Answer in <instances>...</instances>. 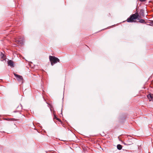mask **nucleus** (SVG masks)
<instances>
[{
  "label": "nucleus",
  "mask_w": 153,
  "mask_h": 153,
  "mask_svg": "<svg viewBox=\"0 0 153 153\" xmlns=\"http://www.w3.org/2000/svg\"><path fill=\"white\" fill-rule=\"evenodd\" d=\"M15 41L18 44L22 45L24 42V40L23 38H20L19 40H16Z\"/></svg>",
  "instance_id": "20e7f679"
},
{
  "label": "nucleus",
  "mask_w": 153,
  "mask_h": 153,
  "mask_svg": "<svg viewBox=\"0 0 153 153\" xmlns=\"http://www.w3.org/2000/svg\"><path fill=\"white\" fill-rule=\"evenodd\" d=\"M117 148L118 150H120L122 149V146L120 144H118L117 146Z\"/></svg>",
  "instance_id": "9b49d317"
},
{
  "label": "nucleus",
  "mask_w": 153,
  "mask_h": 153,
  "mask_svg": "<svg viewBox=\"0 0 153 153\" xmlns=\"http://www.w3.org/2000/svg\"><path fill=\"white\" fill-rule=\"evenodd\" d=\"M141 2H144L146 0H140Z\"/></svg>",
  "instance_id": "dca6fc26"
},
{
  "label": "nucleus",
  "mask_w": 153,
  "mask_h": 153,
  "mask_svg": "<svg viewBox=\"0 0 153 153\" xmlns=\"http://www.w3.org/2000/svg\"><path fill=\"white\" fill-rule=\"evenodd\" d=\"M144 10L143 9H141L140 10V15L142 16H144Z\"/></svg>",
  "instance_id": "6e6552de"
},
{
  "label": "nucleus",
  "mask_w": 153,
  "mask_h": 153,
  "mask_svg": "<svg viewBox=\"0 0 153 153\" xmlns=\"http://www.w3.org/2000/svg\"><path fill=\"white\" fill-rule=\"evenodd\" d=\"M139 16L138 13L132 14L127 19V21L128 22H135L136 21H134V20L137 19Z\"/></svg>",
  "instance_id": "f257e3e1"
},
{
  "label": "nucleus",
  "mask_w": 153,
  "mask_h": 153,
  "mask_svg": "<svg viewBox=\"0 0 153 153\" xmlns=\"http://www.w3.org/2000/svg\"><path fill=\"white\" fill-rule=\"evenodd\" d=\"M49 59L52 65H53L58 62H59V59L54 56H49Z\"/></svg>",
  "instance_id": "f03ea898"
},
{
  "label": "nucleus",
  "mask_w": 153,
  "mask_h": 153,
  "mask_svg": "<svg viewBox=\"0 0 153 153\" xmlns=\"http://www.w3.org/2000/svg\"><path fill=\"white\" fill-rule=\"evenodd\" d=\"M150 24L152 25H153V21H152L151 22H150Z\"/></svg>",
  "instance_id": "2eb2a0df"
},
{
  "label": "nucleus",
  "mask_w": 153,
  "mask_h": 153,
  "mask_svg": "<svg viewBox=\"0 0 153 153\" xmlns=\"http://www.w3.org/2000/svg\"><path fill=\"white\" fill-rule=\"evenodd\" d=\"M1 61H3V60L5 59V57L4 56V55L3 53H1Z\"/></svg>",
  "instance_id": "9d476101"
},
{
  "label": "nucleus",
  "mask_w": 153,
  "mask_h": 153,
  "mask_svg": "<svg viewBox=\"0 0 153 153\" xmlns=\"http://www.w3.org/2000/svg\"><path fill=\"white\" fill-rule=\"evenodd\" d=\"M54 118H55L57 120H59L58 119L57 117H56V115H54Z\"/></svg>",
  "instance_id": "4468645a"
},
{
  "label": "nucleus",
  "mask_w": 153,
  "mask_h": 153,
  "mask_svg": "<svg viewBox=\"0 0 153 153\" xmlns=\"http://www.w3.org/2000/svg\"><path fill=\"white\" fill-rule=\"evenodd\" d=\"M148 98L149 100V101H153V94H149L147 95Z\"/></svg>",
  "instance_id": "0eeeda50"
},
{
  "label": "nucleus",
  "mask_w": 153,
  "mask_h": 153,
  "mask_svg": "<svg viewBox=\"0 0 153 153\" xmlns=\"http://www.w3.org/2000/svg\"><path fill=\"white\" fill-rule=\"evenodd\" d=\"M133 143L132 142H131L130 143H128L127 145H130L132 144Z\"/></svg>",
  "instance_id": "ddd939ff"
},
{
  "label": "nucleus",
  "mask_w": 153,
  "mask_h": 153,
  "mask_svg": "<svg viewBox=\"0 0 153 153\" xmlns=\"http://www.w3.org/2000/svg\"><path fill=\"white\" fill-rule=\"evenodd\" d=\"M7 64L8 66H10L11 67H14V62L11 60H9L8 61Z\"/></svg>",
  "instance_id": "39448f33"
},
{
  "label": "nucleus",
  "mask_w": 153,
  "mask_h": 153,
  "mask_svg": "<svg viewBox=\"0 0 153 153\" xmlns=\"http://www.w3.org/2000/svg\"><path fill=\"white\" fill-rule=\"evenodd\" d=\"M148 98L149 100V101H153V94H149L147 95Z\"/></svg>",
  "instance_id": "423d86ee"
},
{
  "label": "nucleus",
  "mask_w": 153,
  "mask_h": 153,
  "mask_svg": "<svg viewBox=\"0 0 153 153\" xmlns=\"http://www.w3.org/2000/svg\"><path fill=\"white\" fill-rule=\"evenodd\" d=\"M9 120H11V121H14V120H15V121H17L18 120V119H14V118H12V119H9Z\"/></svg>",
  "instance_id": "f8f14e48"
},
{
  "label": "nucleus",
  "mask_w": 153,
  "mask_h": 153,
  "mask_svg": "<svg viewBox=\"0 0 153 153\" xmlns=\"http://www.w3.org/2000/svg\"><path fill=\"white\" fill-rule=\"evenodd\" d=\"M132 139H131V140H132Z\"/></svg>",
  "instance_id": "6ab92c4d"
},
{
  "label": "nucleus",
  "mask_w": 153,
  "mask_h": 153,
  "mask_svg": "<svg viewBox=\"0 0 153 153\" xmlns=\"http://www.w3.org/2000/svg\"><path fill=\"white\" fill-rule=\"evenodd\" d=\"M137 20H139V22L141 23H146L144 19H139L138 18H137Z\"/></svg>",
  "instance_id": "1a4fd4ad"
},
{
  "label": "nucleus",
  "mask_w": 153,
  "mask_h": 153,
  "mask_svg": "<svg viewBox=\"0 0 153 153\" xmlns=\"http://www.w3.org/2000/svg\"><path fill=\"white\" fill-rule=\"evenodd\" d=\"M62 109L61 114H62Z\"/></svg>",
  "instance_id": "a211bd4d"
},
{
  "label": "nucleus",
  "mask_w": 153,
  "mask_h": 153,
  "mask_svg": "<svg viewBox=\"0 0 153 153\" xmlns=\"http://www.w3.org/2000/svg\"><path fill=\"white\" fill-rule=\"evenodd\" d=\"M123 144H125V145H127V144H128V143H124H124H123Z\"/></svg>",
  "instance_id": "f3484780"
},
{
  "label": "nucleus",
  "mask_w": 153,
  "mask_h": 153,
  "mask_svg": "<svg viewBox=\"0 0 153 153\" xmlns=\"http://www.w3.org/2000/svg\"><path fill=\"white\" fill-rule=\"evenodd\" d=\"M13 74L16 77L17 80L19 82H21L22 83L23 82V78L22 76H20L19 75L16 74L15 73H14Z\"/></svg>",
  "instance_id": "7ed1b4c3"
}]
</instances>
